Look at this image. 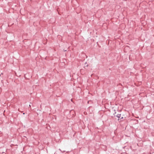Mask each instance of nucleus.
I'll list each match as a JSON object with an SVG mask.
<instances>
[{
  "label": "nucleus",
  "instance_id": "1",
  "mask_svg": "<svg viewBox=\"0 0 154 154\" xmlns=\"http://www.w3.org/2000/svg\"><path fill=\"white\" fill-rule=\"evenodd\" d=\"M25 114L24 113H23V114Z\"/></svg>",
  "mask_w": 154,
  "mask_h": 154
}]
</instances>
